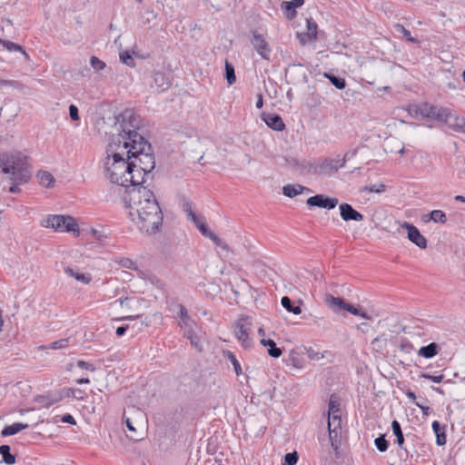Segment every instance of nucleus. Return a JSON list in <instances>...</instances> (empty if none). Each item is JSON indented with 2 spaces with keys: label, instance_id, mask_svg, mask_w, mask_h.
Listing matches in <instances>:
<instances>
[{
  "label": "nucleus",
  "instance_id": "e433bc0d",
  "mask_svg": "<svg viewBox=\"0 0 465 465\" xmlns=\"http://www.w3.org/2000/svg\"><path fill=\"white\" fill-rule=\"evenodd\" d=\"M68 346V339H62L50 343L48 346H45V349L58 350L64 349Z\"/></svg>",
  "mask_w": 465,
  "mask_h": 465
},
{
  "label": "nucleus",
  "instance_id": "5701e85b",
  "mask_svg": "<svg viewBox=\"0 0 465 465\" xmlns=\"http://www.w3.org/2000/svg\"><path fill=\"white\" fill-rule=\"evenodd\" d=\"M64 272L70 277L74 278L76 281L88 284L91 282V276L80 272H75L73 268L66 266L64 267Z\"/></svg>",
  "mask_w": 465,
  "mask_h": 465
},
{
  "label": "nucleus",
  "instance_id": "6e6d98bb",
  "mask_svg": "<svg viewBox=\"0 0 465 465\" xmlns=\"http://www.w3.org/2000/svg\"><path fill=\"white\" fill-rule=\"evenodd\" d=\"M0 85H8L16 88L19 86V83L14 80H0Z\"/></svg>",
  "mask_w": 465,
  "mask_h": 465
},
{
  "label": "nucleus",
  "instance_id": "49530a36",
  "mask_svg": "<svg viewBox=\"0 0 465 465\" xmlns=\"http://www.w3.org/2000/svg\"><path fill=\"white\" fill-rule=\"evenodd\" d=\"M119 263L123 267L127 268V269H131V270H136L137 269V265L135 264V262H133L131 259H128V258L122 259Z\"/></svg>",
  "mask_w": 465,
  "mask_h": 465
},
{
  "label": "nucleus",
  "instance_id": "3c124183",
  "mask_svg": "<svg viewBox=\"0 0 465 465\" xmlns=\"http://www.w3.org/2000/svg\"><path fill=\"white\" fill-rule=\"evenodd\" d=\"M77 366L80 368V369H84V370H88L90 371H94L95 368L93 364L87 362V361H77Z\"/></svg>",
  "mask_w": 465,
  "mask_h": 465
},
{
  "label": "nucleus",
  "instance_id": "423d86ee",
  "mask_svg": "<svg viewBox=\"0 0 465 465\" xmlns=\"http://www.w3.org/2000/svg\"><path fill=\"white\" fill-rule=\"evenodd\" d=\"M42 225L46 228H52L55 231L66 232H77L78 224L71 216L65 215H49L43 222Z\"/></svg>",
  "mask_w": 465,
  "mask_h": 465
},
{
  "label": "nucleus",
  "instance_id": "5fc2aeb1",
  "mask_svg": "<svg viewBox=\"0 0 465 465\" xmlns=\"http://www.w3.org/2000/svg\"><path fill=\"white\" fill-rule=\"evenodd\" d=\"M69 114L72 120L77 121L79 119L78 108L74 104L69 106Z\"/></svg>",
  "mask_w": 465,
  "mask_h": 465
},
{
  "label": "nucleus",
  "instance_id": "412c9836",
  "mask_svg": "<svg viewBox=\"0 0 465 465\" xmlns=\"http://www.w3.org/2000/svg\"><path fill=\"white\" fill-rule=\"evenodd\" d=\"M303 192H311V190L301 184H286L282 187V193L290 198H293Z\"/></svg>",
  "mask_w": 465,
  "mask_h": 465
},
{
  "label": "nucleus",
  "instance_id": "7ed1b4c3",
  "mask_svg": "<svg viewBox=\"0 0 465 465\" xmlns=\"http://www.w3.org/2000/svg\"><path fill=\"white\" fill-rule=\"evenodd\" d=\"M2 171L11 174V181H15L16 183H24L30 177L26 158L18 153L5 155Z\"/></svg>",
  "mask_w": 465,
  "mask_h": 465
},
{
  "label": "nucleus",
  "instance_id": "f257e3e1",
  "mask_svg": "<svg viewBox=\"0 0 465 465\" xmlns=\"http://www.w3.org/2000/svg\"><path fill=\"white\" fill-rule=\"evenodd\" d=\"M134 114L126 111L115 118V131L104 161V174L112 183L140 186L151 177L155 167L151 144L135 130Z\"/></svg>",
  "mask_w": 465,
  "mask_h": 465
},
{
  "label": "nucleus",
  "instance_id": "ddd939ff",
  "mask_svg": "<svg viewBox=\"0 0 465 465\" xmlns=\"http://www.w3.org/2000/svg\"><path fill=\"white\" fill-rule=\"evenodd\" d=\"M307 204L311 207L333 209L338 204L337 198L326 197L323 194H317L307 199Z\"/></svg>",
  "mask_w": 465,
  "mask_h": 465
},
{
  "label": "nucleus",
  "instance_id": "6ab92c4d",
  "mask_svg": "<svg viewBox=\"0 0 465 465\" xmlns=\"http://www.w3.org/2000/svg\"><path fill=\"white\" fill-rule=\"evenodd\" d=\"M384 151L387 153H398L403 154L405 153V148L402 143L398 141L395 138H388L384 143Z\"/></svg>",
  "mask_w": 465,
  "mask_h": 465
},
{
  "label": "nucleus",
  "instance_id": "4be33fe9",
  "mask_svg": "<svg viewBox=\"0 0 465 465\" xmlns=\"http://www.w3.org/2000/svg\"><path fill=\"white\" fill-rule=\"evenodd\" d=\"M39 183L46 188L54 186L55 180L53 174L47 171H39L36 174Z\"/></svg>",
  "mask_w": 465,
  "mask_h": 465
},
{
  "label": "nucleus",
  "instance_id": "864d4df0",
  "mask_svg": "<svg viewBox=\"0 0 465 465\" xmlns=\"http://www.w3.org/2000/svg\"><path fill=\"white\" fill-rule=\"evenodd\" d=\"M304 3V0H292V2H285V5L287 9L296 8L302 6Z\"/></svg>",
  "mask_w": 465,
  "mask_h": 465
},
{
  "label": "nucleus",
  "instance_id": "2eb2a0df",
  "mask_svg": "<svg viewBox=\"0 0 465 465\" xmlns=\"http://www.w3.org/2000/svg\"><path fill=\"white\" fill-rule=\"evenodd\" d=\"M340 214L343 221H355L361 222L363 220V215L352 208L349 203H341L340 205Z\"/></svg>",
  "mask_w": 465,
  "mask_h": 465
},
{
  "label": "nucleus",
  "instance_id": "603ef678",
  "mask_svg": "<svg viewBox=\"0 0 465 465\" xmlns=\"http://www.w3.org/2000/svg\"><path fill=\"white\" fill-rule=\"evenodd\" d=\"M188 217L193 222L196 227L198 224L204 223L201 218H199L192 210L188 212Z\"/></svg>",
  "mask_w": 465,
  "mask_h": 465
},
{
  "label": "nucleus",
  "instance_id": "774afa93",
  "mask_svg": "<svg viewBox=\"0 0 465 465\" xmlns=\"http://www.w3.org/2000/svg\"><path fill=\"white\" fill-rule=\"evenodd\" d=\"M455 200L458 202L465 203V196L462 195H456Z\"/></svg>",
  "mask_w": 465,
  "mask_h": 465
},
{
  "label": "nucleus",
  "instance_id": "a878e982",
  "mask_svg": "<svg viewBox=\"0 0 465 465\" xmlns=\"http://www.w3.org/2000/svg\"><path fill=\"white\" fill-rule=\"evenodd\" d=\"M432 430L436 434V443L442 446L446 443V434L444 428H441L440 423L435 420L432 422Z\"/></svg>",
  "mask_w": 465,
  "mask_h": 465
},
{
  "label": "nucleus",
  "instance_id": "393cba45",
  "mask_svg": "<svg viewBox=\"0 0 465 465\" xmlns=\"http://www.w3.org/2000/svg\"><path fill=\"white\" fill-rule=\"evenodd\" d=\"M28 424L24 423H13L11 425L5 426L1 431V435L3 437L11 436L18 433L22 430L27 429Z\"/></svg>",
  "mask_w": 465,
  "mask_h": 465
},
{
  "label": "nucleus",
  "instance_id": "2f4dec72",
  "mask_svg": "<svg viewBox=\"0 0 465 465\" xmlns=\"http://www.w3.org/2000/svg\"><path fill=\"white\" fill-rule=\"evenodd\" d=\"M430 217L434 223L444 224L447 222L446 214L441 210H433Z\"/></svg>",
  "mask_w": 465,
  "mask_h": 465
},
{
  "label": "nucleus",
  "instance_id": "f8f14e48",
  "mask_svg": "<svg viewBox=\"0 0 465 465\" xmlns=\"http://www.w3.org/2000/svg\"><path fill=\"white\" fill-rule=\"evenodd\" d=\"M400 226L405 229L408 232V239L417 245L420 249L427 248V240L426 238L420 232V231L411 223L407 222H399Z\"/></svg>",
  "mask_w": 465,
  "mask_h": 465
},
{
  "label": "nucleus",
  "instance_id": "20e7f679",
  "mask_svg": "<svg viewBox=\"0 0 465 465\" xmlns=\"http://www.w3.org/2000/svg\"><path fill=\"white\" fill-rule=\"evenodd\" d=\"M357 153V150L347 152L343 157L337 156L336 158H321L313 162L307 163L304 165L309 172L320 175H327L337 172L340 168L344 167L346 162L352 158Z\"/></svg>",
  "mask_w": 465,
  "mask_h": 465
},
{
  "label": "nucleus",
  "instance_id": "8fccbe9b",
  "mask_svg": "<svg viewBox=\"0 0 465 465\" xmlns=\"http://www.w3.org/2000/svg\"><path fill=\"white\" fill-rule=\"evenodd\" d=\"M421 378H424V379H427V380H430L435 383H439L442 380H443V375H438V376H434V375H430V374H428V373H422L420 375Z\"/></svg>",
  "mask_w": 465,
  "mask_h": 465
},
{
  "label": "nucleus",
  "instance_id": "39448f33",
  "mask_svg": "<svg viewBox=\"0 0 465 465\" xmlns=\"http://www.w3.org/2000/svg\"><path fill=\"white\" fill-rule=\"evenodd\" d=\"M125 424L131 432V440H138V432L143 430L146 422V414L135 406L128 407L124 412Z\"/></svg>",
  "mask_w": 465,
  "mask_h": 465
},
{
  "label": "nucleus",
  "instance_id": "c85d7f7f",
  "mask_svg": "<svg viewBox=\"0 0 465 465\" xmlns=\"http://www.w3.org/2000/svg\"><path fill=\"white\" fill-rule=\"evenodd\" d=\"M290 364L297 369H302L304 366L303 359L296 351H291L289 355Z\"/></svg>",
  "mask_w": 465,
  "mask_h": 465
},
{
  "label": "nucleus",
  "instance_id": "c03bdc74",
  "mask_svg": "<svg viewBox=\"0 0 465 465\" xmlns=\"http://www.w3.org/2000/svg\"><path fill=\"white\" fill-rule=\"evenodd\" d=\"M209 239H211L216 246L221 247L223 250L228 249V246L225 243V242L220 239L214 232L212 233Z\"/></svg>",
  "mask_w": 465,
  "mask_h": 465
},
{
  "label": "nucleus",
  "instance_id": "a18cd8bd",
  "mask_svg": "<svg viewBox=\"0 0 465 465\" xmlns=\"http://www.w3.org/2000/svg\"><path fill=\"white\" fill-rule=\"evenodd\" d=\"M365 190L370 193H383L386 190V186L382 183L381 184H371L370 186H366Z\"/></svg>",
  "mask_w": 465,
  "mask_h": 465
},
{
  "label": "nucleus",
  "instance_id": "f704fd0d",
  "mask_svg": "<svg viewBox=\"0 0 465 465\" xmlns=\"http://www.w3.org/2000/svg\"><path fill=\"white\" fill-rule=\"evenodd\" d=\"M120 61L130 66V67H134L135 66V62H134V59L133 58V56L129 54L128 51H124V52H122L120 54Z\"/></svg>",
  "mask_w": 465,
  "mask_h": 465
},
{
  "label": "nucleus",
  "instance_id": "f03ea898",
  "mask_svg": "<svg viewBox=\"0 0 465 465\" xmlns=\"http://www.w3.org/2000/svg\"><path fill=\"white\" fill-rule=\"evenodd\" d=\"M124 206L133 223L142 232L153 234L163 223V213L153 193L140 185L124 190Z\"/></svg>",
  "mask_w": 465,
  "mask_h": 465
},
{
  "label": "nucleus",
  "instance_id": "bf43d9fd",
  "mask_svg": "<svg viewBox=\"0 0 465 465\" xmlns=\"http://www.w3.org/2000/svg\"><path fill=\"white\" fill-rule=\"evenodd\" d=\"M85 396H86V394L84 391L74 390V399L84 400L85 398Z\"/></svg>",
  "mask_w": 465,
  "mask_h": 465
},
{
  "label": "nucleus",
  "instance_id": "72a5a7b5",
  "mask_svg": "<svg viewBox=\"0 0 465 465\" xmlns=\"http://www.w3.org/2000/svg\"><path fill=\"white\" fill-rule=\"evenodd\" d=\"M225 76L229 84H232L236 80L234 68L228 62L225 63Z\"/></svg>",
  "mask_w": 465,
  "mask_h": 465
},
{
  "label": "nucleus",
  "instance_id": "4468645a",
  "mask_svg": "<svg viewBox=\"0 0 465 465\" xmlns=\"http://www.w3.org/2000/svg\"><path fill=\"white\" fill-rule=\"evenodd\" d=\"M447 116L441 119L440 122L446 124L450 128L456 132L465 133V118L452 114L451 110L448 108Z\"/></svg>",
  "mask_w": 465,
  "mask_h": 465
},
{
  "label": "nucleus",
  "instance_id": "b1692460",
  "mask_svg": "<svg viewBox=\"0 0 465 465\" xmlns=\"http://www.w3.org/2000/svg\"><path fill=\"white\" fill-rule=\"evenodd\" d=\"M261 343L268 348V354L271 357L278 358L282 355V350L276 346L272 340L262 338L261 339Z\"/></svg>",
  "mask_w": 465,
  "mask_h": 465
},
{
  "label": "nucleus",
  "instance_id": "dca6fc26",
  "mask_svg": "<svg viewBox=\"0 0 465 465\" xmlns=\"http://www.w3.org/2000/svg\"><path fill=\"white\" fill-rule=\"evenodd\" d=\"M307 22V32L303 34H298V37L302 45L310 41H315L317 39V24L312 19L308 18Z\"/></svg>",
  "mask_w": 465,
  "mask_h": 465
},
{
  "label": "nucleus",
  "instance_id": "9d476101",
  "mask_svg": "<svg viewBox=\"0 0 465 465\" xmlns=\"http://www.w3.org/2000/svg\"><path fill=\"white\" fill-rule=\"evenodd\" d=\"M251 44L262 59L270 60L272 49L263 35L257 31H253L251 38Z\"/></svg>",
  "mask_w": 465,
  "mask_h": 465
},
{
  "label": "nucleus",
  "instance_id": "aec40b11",
  "mask_svg": "<svg viewBox=\"0 0 465 465\" xmlns=\"http://www.w3.org/2000/svg\"><path fill=\"white\" fill-rule=\"evenodd\" d=\"M171 82L165 74L162 72H155L153 74V86L157 88L159 92H163L169 88Z\"/></svg>",
  "mask_w": 465,
  "mask_h": 465
},
{
  "label": "nucleus",
  "instance_id": "680f3d73",
  "mask_svg": "<svg viewBox=\"0 0 465 465\" xmlns=\"http://www.w3.org/2000/svg\"><path fill=\"white\" fill-rule=\"evenodd\" d=\"M20 183H16L15 181H12V185L9 187L8 191L12 193H16L19 192L18 185Z\"/></svg>",
  "mask_w": 465,
  "mask_h": 465
},
{
  "label": "nucleus",
  "instance_id": "e2e57ef3",
  "mask_svg": "<svg viewBox=\"0 0 465 465\" xmlns=\"http://www.w3.org/2000/svg\"><path fill=\"white\" fill-rule=\"evenodd\" d=\"M285 160L288 163V164L291 166L297 167L299 165V162L295 158L290 157V159L285 158Z\"/></svg>",
  "mask_w": 465,
  "mask_h": 465
},
{
  "label": "nucleus",
  "instance_id": "de8ad7c7",
  "mask_svg": "<svg viewBox=\"0 0 465 465\" xmlns=\"http://www.w3.org/2000/svg\"><path fill=\"white\" fill-rule=\"evenodd\" d=\"M185 335L191 341L193 346H194L195 348H200L199 339L197 338L193 331L185 332Z\"/></svg>",
  "mask_w": 465,
  "mask_h": 465
},
{
  "label": "nucleus",
  "instance_id": "37998d69",
  "mask_svg": "<svg viewBox=\"0 0 465 465\" xmlns=\"http://www.w3.org/2000/svg\"><path fill=\"white\" fill-rule=\"evenodd\" d=\"M307 356L312 361H319L323 358V355L318 350L313 348L307 349Z\"/></svg>",
  "mask_w": 465,
  "mask_h": 465
},
{
  "label": "nucleus",
  "instance_id": "13d9d810",
  "mask_svg": "<svg viewBox=\"0 0 465 465\" xmlns=\"http://www.w3.org/2000/svg\"><path fill=\"white\" fill-rule=\"evenodd\" d=\"M62 394H63V397H65V398H68V397H73L74 398V389L64 388L62 391Z\"/></svg>",
  "mask_w": 465,
  "mask_h": 465
},
{
  "label": "nucleus",
  "instance_id": "a19ab883",
  "mask_svg": "<svg viewBox=\"0 0 465 465\" xmlns=\"http://www.w3.org/2000/svg\"><path fill=\"white\" fill-rule=\"evenodd\" d=\"M331 81V83L338 89H343L345 87V80L343 78L336 77L333 75L325 74Z\"/></svg>",
  "mask_w": 465,
  "mask_h": 465
},
{
  "label": "nucleus",
  "instance_id": "473e14b6",
  "mask_svg": "<svg viewBox=\"0 0 465 465\" xmlns=\"http://www.w3.org/2000/svg\"><path fill=\"white\" fill-rule=\"evenodd\" d=\"M394 29L397 33H400L402 35L403 37L406 38L407 41L411 43H418V40L415 39L411 35V33L409 30H407L403 25L397 24L394 25Z\"/></svg>",
  "mask_w": 465,
  "mask_h": 465
},
{
  "label": "nucleus",
  "instance_id": "c756f323",
  "mask_svg": "<svg viewBox=\"0 0 465 465\" xmlns=\"http://www.w3.org/2000/svg\"><path fill=\"white\" fill-rule=\"evenodd\" d=\"M281 303L282 307H284L288 312H292L293 314L298 315L302 312L301 307L292 306L291 299L287 296L282 298Z\"/></svg>",
  "mask_w": 465,
  "mask_h": 465
},
{
  "label": "nucleus",
  "instance_id": "1a4fd4ad",
  "mask_svg": "<svg viewBox=\"0 0 465 465\" xmlns=\"http://www.w3.org/2000/svg\"><path fill=\"white\" fill-rule=\"evenodd\" d=\"M252 331V320L249 317H241L235 322L234 335L244 348H250L252 340L250 333Z\"/></svg>",
  "mask_w": 465,
  "mask_h": 465
},
{
  "label": "nucleus",
  "instance_id": "ea45409f",
  "mask_svg": "<svg viewBox=\"0 0 465 465\" xmlns=\"http://www.w3.org/2000/svg\"><path fill=\"white\" fill-rule=\"evenodd\" d=\"M375 446L381 451L384 452L388 449V441L385 440L384 436H380L375 439Z\"/></svg>",
  "mask_w": 465,
  "mask_h": 465
},
{
  "label": "nucleus",
  "instance_id": "c9c22d12",
  "mask_svg": "<svg viewBox=\"0 0 465 465\" xmlns=\"http://www.w3.org/2000/svg\"><path fill=\"white\" fill-rule=\"evenodd\" d=\"M90 65L92 66V68L94 70L98 72V71H102L103 69H104L105 63L103 62L102 60H100L96 56H91V58H90Z\"/></svg>",
  "mask_w": 465,
  "mask_h": 465
},
{
  "label": "nucleus",
  "instance_id": "a211bd4d",
  "mask_svg": "<svg viewBox=\"0 0 465 465\" xmlns=\"http://www.w3.org/2000/svg\"><path fill=\"white\" fill-rule=\"evenodd\" d=\"M262 120L266 124L275 131H282L285 128V124L282 117L275 114H263L262 116Z\"/></svg>",
  "mask_w": 465,
  "mask_h": 465
},
{
  "label": "nucleus",
  "instance_id": "0e129e2a",
  "mask_svg": "<svg viewBox=\"0 0 465 465\" xmlns=\"http://www.w3.org/2000/svg\"><path fill=\"white\" fill-rule=\"evenodd\" d=\"M128 326H120L116 329V334L118 336H122L125 333L126 330H127Z\"/></svg>",
  "mask_w": 465,
  "mask_h": 465
},
{
  "label": "nucleus",
  "instance_id": "f3484780",
  "mask_svg": "<svg viewBox=\"0 0 465 465\" xmlns=\"http://www.w3.org/2000/svg\"><path fill=\"white\" fill-rule=\"evenodd\" d=\"M178 316L180 318L179 326L184 330V333L193 331V326L195 324L194 321L188 314V312L184 306L179 305Z\"/></svg>",
  "mask_w": 465,
  "mask_h": 465
},
{
  "label": "nucleus",
  "instance_id": "69168bd1",
  "mask_svg": "<svg viewBox=\"0 0 465 465\" xmlns=\"http://www.w3.org/2000/svg\"><path fill=\"white\" fill-rule=\"evenodd\" d=\"M76 382L78 384H88L90 382V380L88 378H81L76 380Z\"/></svg>",
  "mask_w": 465,
  "mask_h": 465
},
{
  "label": "nucleus",
  "instance_id": "09e8293b",
  "mask_svg": "<svg viewBox=\"0 0 465 465\" xmlns=\"http://www.w3.org/2000/svg\"><path fill=\"white\" fill-rule=\"evenodd\" d=\"M199 231L202 232V234L207 238H209L213 232H212L206 225L205 223H203L201 224H198Z\"/></svg>",
  "mask_w": 465,
  "mask_h": 465
},
{
  "label": "nucleus",
  "instance_id": "4d7b16f0",
  "mask_svg": "<svg viewBox=\"0 0 465 465\" xmlns=\"http://www.w3.org/2000/svg\"><path fill=\"white\" fill-rule=\"evenodd\" d=\"M62 422L70 423V424H75V420L71 414H64L61 418Z\"/></svg>",
  "mask_w": 465,
  "mask_h": 465
},
{
  "label": "nucleus",
  "instance_id": "bb28decb",
  "mask_svg": "<svg viewBox=\"0 0 465 465\" xmlns=\"http://www.w3.org/2000/svg\"><path fill=\"white\" fill-rule=\"evenodd\" d=\"M437 353H438V345L434 342H431L427 346L421 347L418 351L419 356L424 357L426 359L432 358Z\"/></svg>",
  "mask_w": 465,
  "mask_h": 465
},
{
  "label": "nucleus",
  "instance_id": "338daca9",
  "mask_svg": "<svg viewBox=\"0 0 465 465\" xmlns=\"http://www.w3.org/2000/svg\"><path fill=\"white\" fill-rule=\"evenodd\" d=\"M262 104H263V102H262V94H259L258 95V100L256 102V107L257 108H262Z\"/></svg>",
  "mask_w": 465,
  "mask_h": 465
},
{
  "label": "nucleus",
  "instance_id": "4c0bfd02",
  "mask_svg": "<svg viewBox=\"0 0 465 465\" xmlns=\"http://www.w3.org/2000/svg\"><path fill=\"white\" fill-rule=\"evenodd\" d=\"M227 357L234 368L236 375H240L242 373V368H241L240 362L238 361V360L236 359L234 354L228 351Z\"/></svg>",
  "mask_w": 465,
  "mask_h": 465
},
{
  "label": "nucleus",
  "instance_id": "052dcab7",
  "mask_svg": "<svg viewBox=\"0 0 465 465\" xmlns=\"http://www.w3.org/2000/svg\"><path fill=\"white\" fill-rule=\"evenodd\" d=\"M460 81H456V82H449L447 84V86L449 89H451V90H457V89H460Z\"/></svg>",
  "mask_w": 465,
  "mask_h": 465
},
{
  "label": "nucleus",
  "instance_id": "0eeeda50",
  "mask_svg": "<svg viewBox=\"0 0 465 465\" xmlns=\"http://www.w3.org/2000/svg\"><path fill=\"white\" fill-rule=\"evenodd\" d=\"M412 110L415 111V115H420L422 118L437 120L439 122L448 115L447 107L438 106L430 103H421L417 105L410 106L408 108L409 114H411Z\"/></svg>",
  "mask_w": 465,
  "mask_h": 465
},
{
  "label": "nucleus",
  "instance_id": "6e6552de",
  "mask_svg": "<svg viewBox=\"0 0 465 465\" xmlns=\"http://www.w3.org/2000/svg\"><path fill=\"white\" fill-rule=\"evenodd\" d=\"M324 302L327 306L334 312H339L341 310H344L353 315H359L364 319L371 320V317L369 314L362 312L360 308L347 303L343 299L340 297H334L331 294H325Z\"/></svg>",
  "mask_w": 465,
  "mask_h": 465
},
{
  "label": "nucleus",
  "instance_id": "79ce46f5",
  "mask_svg": "<svg viewBox=\"0 0 465 465\" xmlns=\"http://www.w3.org/2000/svg\"><path fill=\"white\" fill-rule=\"evenodd\" d=\"M298 461L297 452L287 453L284 457L283 465H295Z\"/></svg>",
  "mask_w": 465,
  "mask_h": 465
},
{
  "label": "nucleus",
  "instance_id": "58836bf2",
  "mask_svg": "<svg viewBox=\"0 0 465 465\" xmlns=\"http://www.w3.org/2000/svg\"><path fill=\"white\" fill-rule=\"evenodd\" d=\"M0 43L9 51H20L25 55H27L26 53L22 49V47L13 42L0 40Z\"/></svg>",
  "mask_w": 465,
  "mask_h": 465
},
{
  "label": "nucleus",
  "instance_id": "cd10ccee",
  "mask_svg": "<svg viewBox=\"0 0 465 465\" xmlns=\"http://www.w3.org/2000/svg\"><path fill=\"white\" fill-rule=\"evenodd\" d=\"M0 454L6 464L11 465L15 462V457L10 453V447L8 445L0 446Z\"/></svg>",
  "mask_w": 465,
  "mask_h": 465
},
{
  "label": "nucleus",
  "instance_id": "9b49d317",
  "mask_svg": "<svg viewBox=\"0 0 465 465\" xmlns=\"http://www.w3.org/2000/svg\"><path fill=\"white\" fill-rule=\"evenodd\" d=\"M339 411L338 405L335 401L331 399L329 403V411H328V430L330 440H332V437L337 436L338 429L341 427V418L336 412Z\"/></svg>",
  "mask_w": 465,
  "mask_h": 465
},
{
  "label": "nucleus",
  "instance_id": "7c9ffc66",
  "mask_svg": "<svg viewBox=\"0 0 465 465\" xmlns=\"http://www.w3.org/2000/svg\"><path fill=\"white\" fill-rule=\"evenodd\" d=\"M391 428L394 435L397 438L398 445L402 448L404 443V437L400 423L397 420H393L391 423Z\"/></svg>",
  "mask_w": 465,
  "mask_h": 465
}]
</instances>
